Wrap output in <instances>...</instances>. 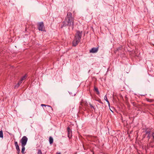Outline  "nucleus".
Instances as JSON below:
<instances>
[{"mask_svg":"<svg viewBox=\"0 0 154 154\" xmlns=\"http://www.w3.org/2000/svg\"><path fill=\"white\" fill-rule=\"evenodd\" d=\"M63 24L61 25L60 28L66 26H69V29L70 27L72 28L73 30L74 28V18L72 17V14L71 12H67V15L65 18L64 20L62 23Z\"/></svg>","mask_w":154,"mask_h":154,"instance_id":"obj_1","label":"nucleus"},{"mask_svg":"<svg viewBox=\"0 0 154 154\" xmlns=\"http://www.w3.org/2000/svg\"><path fill=\"white\" fill-rule=\"evenodd\" d=\"M82 31H77L75 34V38L72 42V45L76 46L80 42L82 34Z\"/></svg>","mask_w":154,"mask_h":154,"instance_id":"obj_2","label":"nucleus"},{"mask_svg":"<svg viewBox=\"0 0 154 154\" xmlns=\"http://www.w3.org/2000/svg\"><path fill=\"white\" fill-rule=\"evenodd\" d=\"M38 29L39 31H46L44 23L43 22H40L37 24Z\"/></svg>","mask_w":154,"mask_h":154,"instance_id":"obj_3","label":"nucleus"},{"mask_svg":"<svg viewBox=\"0 0 154 154\" xmlns=\"http://www.w3.org/2000/svg\"><path fill=\"white\" fill-rule=\"evenodd\" d=\"M28 140L27 138L25 136H24L20 140V142L21 143V145L25 146L26 145Z\"/></svg>","mask_w":154,"mask_h":154,"instance_id":"obj_4","label":"nucleus"},{"mask_svg":"<svg viewBox=\"0 0 154 154\" xmlns=\"http://www.w3.org/2000/svg\"><path fill=\"white\" fill-rule=\"evenodd\" d=\"M67 131L68 133V137L69 138H71L72 136V131L70 129V128L68 127L67 128Z\"/></svg>","mask_w":154,"mask_h":154,"instance_id":"obj_5","label":"nucleus"},{"mask_svg":"<svg viewBox=\"0 0 154 154\" xmlns=\"http://www.w3.org/2000/svg\"><path fill=\"white\" fill-rule=\"evenodd\" d=\"M98 50V47L93 48L90 50V53H96Z\"/></svg>","mask_w":154,"mask_h":154,"instance_id":"obj_6","label":"nucleus"},{"mask_svg":"<svg viewBox=\"0 0 154 154\" xmlns=\"http://www.w3.org/2000/svg\"><path fill=\"white\" fill-rule=\"evenodd\" d=\"M145 132L146 133V134L148 135L147 137L148 138V139H149L150 138L151 135H150V132L151 131L149 130H146L145 131Z\"/></svg>","mask_w":154,"mask_h":154,"instance_id":"obj_7","label":"nucleus"},{"mask_svg":"<svg viewBox=\"0 0 154 154\" xmlns=\"http://www.w3.org/2000/svg\"><path fill=\"white\" fill-rule=\"evenodd\" d=\"M14 145H15L16 149L17 150H20V148L17 142L15 141L14 142Z\"/></svg>","mask_w":154,"mask_h":154,"instance_id":"obj_8","label":"nucleus"},{"mask_svg":"<svg viewBox=\"0 0 154 154\" xmlns=\"http://www.w3.org/2000/svg\"><path fill=\"white\" fill-rule=\"evenodd\" d=\"M21 83L22 82L19 81L17 84L15 85L14 88L15 89L17 88Z\"/></svg>","mask_w":154,"mask_h":154,"instance_id":"obj_9","label":"nucleus"},{"mask_svg":"<svg viewBox=\"0 0 154 154\" xmlns=\"http://www.w3.org/2000/svg\"><path fill=\"white\" fill-rule=\"evenodd\" d=\"M41 106H48L49 107V110H52L53 109H52V107L50 106H49V105H45V104H42L41 105Z\"/></svg>","mask_w":154,"mask_h":154,"instance_id":"obj_10","label":"nucleus"},{"mask_svg":"<svg viewBox=\"0 0 154 154\" xmlns=\"http://www.w3.org/2000/svg\"><path fill=\"white\" fill-rule=\"evenodd\" d=\"M94 91L96 92V93L97 94L99 95L100 94V92L98 88L95 86H94Z\"/></svg>","mask_w":154,"mask_h":154,"instance_id":"obj_11","label":"nucleus"},{"mask_svg":"<svg viewBox=\"0 0 154 154\" xmlns=\"http://www.w3.org/2000/svg\"><path fill=\"white\" fill-rule=\"evenodd\" d=\"M25 146H23L21 145L22 148L21 150V152L22 153V154H24L25 153L24 152V151L25 150Z\"/></svg>","mask_w":154,"mask_h":154,"instance_id":"obj_12","label":"nucleus"},{"mask_svg":"<svg viewBox=\"0 0 154 154\" xmlns=\"http://www.w3.org/2000/svg\"><path fill=\"white\" fill-rule=\"evenodd\" d=\"M49 143L50 144H51L53 143V139L51 137H50L49 138Z\"/></svg>","mask_w":154,"mask_h":154,"instance_id":"obj_13","label":"nucleus"},{"mask_svg":"<svg viewBox=\"0 0 154 154\" xmlns=\"http://www.w3.org/2000/svg\"><path fill=\"white\" fill-rule=\"evenodd\" d=\"M26 75H25L21 78L20 80V81L22 82V81H23L25 79H26Z\"/></svg>","mask_w":154,"mask_h":154,"instance_id":"obj_14","label":"nucleus"},{"mask_svg":"<svg viewBox=\"0 0 154 154\" xmlns=\"http://www.w3.org/2000/svg\"><path fill=\"white\" fill-rule=\"evenodd\" d=\"M104 99L107 102V103H108L109 105V106L110 105V103H109V100H108V99L107 98V97H106V95L104 97Z\"/></svg>","mask_w":154,"mask_h":154,"instance_id":"obj_15","label":"nucleus"},{"mask_svg":"<svg viewBox=\"0 0 154 154\" xmlns=\"http://www.w3.org/2000/svg\"><path fill=\"white\" fill-rule=\"evenodd\" d=\"M122 49V46L121 45L119 47H118L116 50V51H119L120 50H121Z\"/></svg>","mask_w":154,"mask_h":154,"instance_id":"obj_16","label":"nucleus"},{"mask_svg":"<svg viewBox=\"0 0 154 154\" xmlns=\"http://www.w3.org/2000/svg\"><path fill=\"white\" fill-rule=\"evenodd\" d=\"M0 137L1 138H3V131L2 130L0 131Z\"/></svg>","mask_w":154,"mask_h":154,"instance_id":"obj_17","label":"nucleus"},{"mask_svg":"<svg viewBox=\"0 0 154 154\" xmlns=\"http://www.w3.org/2000/svg\"><path fill=\"white\" fill-rule=\"evenodd\" d=\"M89 105L91 107V108L93 109L94 111L95 110V108L93 106L92 104H91L90 103H89Z\"/></svg>","mask_w":154,"mask_h":154,"instance_id":"obj_18","label":"nucleus"},{"mask_svg":"<svg viewBox=\"0 0 154 154\" xmlns=\"http://www.w3.org/2000/svg\"><path fill=\"white\" fill-rule=\"evenodd\" d=\"M125 99L126 102L127 103L128 101V97H127V96H125Z\"/></svg>","mask_w":154,"mask_h":154,"instance_id":"obj_19","label":"nucleus"},{"mask_svg":"<svg viewBox=\"0 0 154 154\" xmlns=\"http://www.w3.org/2000/svg\"><path fill=\"white\" fill-rule=\"evenodd\" d=\"M146 135V133L143 135V136H142L143 137V138H145Z\"/></svg>","mask_w":154,"mask_h":154,"instance_id":"obj_20","label":"nucleus"},{"mask_svg":"<svg viewBox=\"0 0 154 154\" xmlns=\"http://www.w3.org/2000/svg\"><path fill=\"white\" fill-rule=\"evenodd\" d=\"M133 106H137L136 103L135 102L133 103Z\"/></svg>","mask_w":154,"mask_h":154,"instance_id":"obj_21","label":"nucleus"},{"mask_svg":"<svg viewBox=\"0 0 154 154\" xmlns=\"http://www.w3.org/2000/svg\"><path fill=\"white\" fill-rule=\"evenodd\" d=\"M98 101L100 103H101V104H103V102L101 101V100H98Z\"/></svg>","mask_w":154,"mask_h":154,"instance_id":"obj_22","label":"nucleus"},{"mask_svg":"<svg viewBox=\"0 0 154 154\" xmlns=\"http://www.w3.org/2000/svg\"><path fill=\"white\" fill-rule=\"evenodd\" d=\"M152 136L153 137V139H154V132H152Z\"/></svg>","mask_w":154,"mask_h":154,"instance_id":"obj_23","label":"nucleus"},{"mask_svg":"<svg viewBox=\"0 0 154 154\" xmlns=\"http://www.w3.org/2000/svg\"><path fill=\"white\" fill-rule=\"evenodd\" d=\"M17 151V154H20V150H18Z\"/></svg>","mask_w":154,"mask_h":154,"instance_id":"obj_24","label":"nucleus"},{"mask_svg":"<svg viewBox=\"0 0 154 154\" xmlns=\"http://www.w3.org/2000/svg\"><path fill=\"white\" fill-rule=\"evenodd\" d=\"M149 82H149V80H147V83H149Z\"/></svg>","mask_w":154,"mask_h":154,"instance_id":"obj_25","label":"nucleus"},{"mask_svg":"<svg viewBox=\"0 0 154 154\" xmlns=\"http://www.w3.org/2000/svg\"><path fill=\"white\" fill-rule=\"evenodd\" d=\"M57 154H60V153H57Z\"/></svg>","mask_w":154,"mask_h":154,"instance_id":"obj_26","label":"nucleus"}]
</instances>
